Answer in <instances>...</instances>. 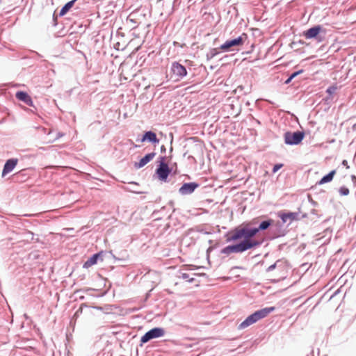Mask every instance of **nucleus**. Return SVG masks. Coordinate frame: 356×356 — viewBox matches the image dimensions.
<instances>
[{
    "label": "nucleus",
    "instance_id": "nucleus-1",
    "mask_svg": "<svg viewBox=\"0 0 356 356\" xmlns=\"http://www.w3.org/2000/svg\"><path fill=\"white\" fill-rule=\"evenodd\" d=\"M273 220H268L263 221L258 228L249 229L246 227H238L230 233L229 241H243L236 245L227 246L225 252H243L247 250L253 248L260 244V243L253 237L259 230H264L268 228L272 224Z\"/></svg>",
    "mask_w": 356,
    "mask_h": 356
},
{
    "label": "nucleus",
    "instance_id": "nucleus-2",
    "mask_svg": "<svg viewBox=\"0 0 356 356\" xmlns=\"http://www.w3.org/2000/svg\"><path fill=\"white\" fill-rule=\"evenodd\" d=\"M275 309L274 307H266L260 310L256 311L249 316H248L242 323H240L238 328L243 330L250 325L257 323L259 320L264 318L272 312Z\"/></svg>",
    "mask_w": 356,
    "mask_h": 356
},
{
    "label": "nucleus",
    "instance_id": "nucleus-3",
    "mask_svg": "<svg viewBox=\"0 0 356 356\" xmlns=\"http://www.w3.org/2000/svg\"><path fill=\"white\" fill-rule=\"evenodd\" d=\"M248 39L246 33H242L240 36L232 40H228L225 43L221 44L218 49L222 52H227L237 49L238 47H241Z\"/></svg>",
    "mask_w": 356,
    "mask_h": 356
},
{
    "label": "nucleus",
    "instance_id": "nucleus-4",
    "mask_svg": "<svg viewBox=\"0 0 356 356\" xmlns=\"http://www.w3.org/2000/svg\"><path fill=\"white\" fill-rule=\"evenodd\" d=\"M305 134L302 131L291 132L284 134V142L288 145H298L304 138Z\"/></svg>",
    "mask_w": 356,
    "mask_h": 356
},
{
    "label": "nucleus",
    "instance_id": "nucleus-5",
    "mask_svg": "<svg viewBox=\"0 0 356 356\" xmlns=\"http://www.w3.org/2000/svg\"><path fill=\"white\" fill-rule=\"evenodd\" d=\"M165 331L163 328L155 327L146 332L140 339L142 343H145L151 339L163 337Z\"/></svg>",
    "mask_w": 356,
    "mask_h": 356
},
{
    "label": "nucleus",
    "instance_id": "nucleus-6",
    "mask_svg": "<svg viewBox=\"0 0 356 356\" xmlns=\"http://www.w3.org/2000/svg\"><path fill=\"white\" fill-rule=\"evenodd\" d=\"M165 158L161 157V161L159 165V168L156 169V173L161 181H165L167 178L170 173V170L167 163H165L164 161Z\"/></svg>",
    "mask_w": 356,
    "mask_h": 356
},
{
    "label": "nucleus",
    "instance_id": "nucleus-7",
    "mask_svg": "<svg viewBox=\"0 0 356 356\" xmlns=\"http://www.w3.org/2000/svg\"><path fill=\"white\" fill-rule=\"evenodd\" d=\"M274 269L277 270V275L280 277V278H284L286 277L287 266L284 262L282 261H277L274 264L270 266L266 269V271L270 272Z\"/></svg>",
    "mask_w": 356,
    "mask_h": 356
},
{
    "label": "nucleus",
    "instance_id": "nucleus-8",
    "mask_svg": "<svg viewBox=\"0 0 356 356\" xmlns=\"http://www.w3.org/2000/svg\"><path fill=\"white\" fill-rule=\"evenodd\" d=\"M199 187V184L195 182H190L184 184L179 189V192L182 195L191 194Z\"/></svg>",
    "mask_w": 356,
    "mask_h": 356
},
{
    "label": "nucleus",
    "instance_id": "nucleus-9",
    "mask_svg": "<svg viewBox=\"0 0 356 356\" xmlns=\"http://www.w3.org/2000/svg\"><path fill=\"white\" fill-rule=\"evenodd\" d=\"M321 31V26H315L303 32L302 35L306 39H312L317 37Z\"/></svg>",
    "mask_w": 356,
    "mask_h": 356
},
{
    "label": "nucleus",
    "instance_id": "nucleus-10",
    "mask_svg": "<svg viewBox=\"0 0 356 356\" xmlns=\"http://www.w3.org/2000/svg\"><path fill=\"white\" fill-rule=\"evenodd\" d=\"M172 72L173 74L179 77H183L186 74V68L178 63H174L172 65Z\"/></svg>",
    "mask_w": 356,
    "mask_h": 356
},
{
    "label": "nucleus",
    "instance_id": "nucleus-11",
    "mask_svg": "<svg viewBox=\"0 0 356 356\" xmlns=\"http://www.w3.org/2000/svg\"><path fill=\"white\" fill-rule=\"evenodd\" d=\"M18 162V160L17 159H8L3 167V171H2V176L4 177L8 173L10 172L17 165Z\"/></svg>",
    "mask_w": 356,
    "mask_h": 356
},
{
    "label": "nucleus",
    "instance_id": "nucleus-12",
    "mask_svg": "<svg viewBox=\"0 0 356 356\" xmlns=\"http://www.w3.org/2000/svg\"><path fill=\"white\" fill-rule=\"evenodd\" d=\"M15 96L17 99L24 102L28 106H33L31 97L26 92L19 91L16 93Z\"/></svg>",
    "mask_w": 356,
    "mask_h": 356
},
{
    "label": "nucleus",
    "instance_id": "nucleus-13",
    "mask_svg": "<svg viewBox=\"0 0 356 356\" xmlns=\"http://www.w3.org/2000/svg\"><path fill=\"white\" fill-rule=\"evenodd\" d=\"M156 155L155 152H152L146 154L143 158H142L138 163H135V167L137 168H140L145 166L147 163H148L150 161H152Z\"/></svg>",
    "mask_w": 356,
    "mask_h": 356
},
{
    "label": "nucleus",
    "instance_id": "nucleus-14",
    "mask_svg": "<svg viewBox=\"0 0 356 356\" xmlns=\"http://www.w3.org/2000/svg\"><path fill=\"white\" fill-rule=\"evenodd\" d=\"M279 216L283 221V222H291L293 220H296L298 219V213H293V212H289V213H282L279 214Z\"/></svg>",
    "mask_w": 356,
    "mask_h": 356
},
{
    "label": "nucleus",
    "instance_id": "nucleus-15",
    "mask_svg": "<svg viewBox=\"0 0 356 356\" xmlns=\"http://www.w3.org/2000/svg\"><path fill=\"white\" fill-rule=\"evenodd\" d=\"M146 140L154 144H157L159 143V140L157 138L156 134L151 131L145 132L141 139L142 142H145Z\"/></svg>",
    "mask_w": 356,
    "mask_h": 356
},
{
    "label": "nucleus",
    "instance_id": "nucleus-16",
    "mask_svg": "<svg viewBox=\"0 0 356 356\" xmlns=\"http://www.w3.org/2000/svg\"><path fill=\"white\" fill-rule=\"evenodd\" d=\"M101 257V253H97L90 257L84 264L83 267L84 268H89L93 265L96 264L97 259Z\"/></svg>",
    "mask_w": 356,
    "mask_h": 356
},
{
    "label": "nucleus",
    "instance_id": "nucleus-17",
    "mask_svg": "<svg viewBox=\"0 0 356 356\" xmlns=\"http://www.w3.org/2000/svg\"><path fill=\"white\" fill-rule=\"evenodd\" d=\"M336 174V170H333L330 172H329L327 175L324 176L319 181L318 184L322 185L325 183L330 182L334 176Z\"/></svg>",
    "mask_w": 356,
    "mask_h": 356
},
{
    "label": "nucleus",
    "instance_id": "nucleus-18",
    "mask_svg": "<svg viewBox=\"0 0 356 356\" xmlns=\"http://www.w3.org/2000/svg\"><path fill=\"white\" fill-rule=\"evenodd\" d=\"M75 0H72L67 3L60 10V15L63 16L67 13V12L73 6Z\"/></svg>",
    "mask_w": 356,
    "mask_h": 356
},
{
    "label": "nucleus",
    "instance_id": "nucleus-19",
    "mask_svg": "<svg viewBox=\"0 0 356 356\" xmlns=\"http://www.w3.org/2000/svg\"><path fill=\"white\" fill-rule=\"evenodd\" d=\"M339 191L341 195H348L349 194V189L345 186L341 187Z\"/></svg>",
    "mask_w": 356,
    "mask_h": 356
},
{
    "label": "nucleus",
    "instance_id": "nucleus-20",
    "mask_svg": "<svg viewBox=\"0 0 356 356\" xmlns=\"http://www.w3.org/2000/svg\"><path fill=\"white\" fill-rule=\"evenodd\" d=\"M283 166L282 164H276L274 165L273 169V172L275 173L278 170H280Z\"/></svg>",
    "mask_w": 356,
    "mask_h": 356
},
{
    "label": "nucleus",
    "instance_id": "nucleus-21",
    "mask_svg": "<svg viewBox=\"0 0 356 356\" xmlns=\"http://www.w3.org/2000/svg\"><path fill=\"white\" fill-rule=\"evenodd\" d=\"M337 88L336 87H330L329 88H327V92L329 93V94H332L333 92H334V91L336 90Z\"/></svg>",
    "mask_w": 356,
    "mask_h": 356
},
{
    "label": "nucleus",
    "instance_id": "nucleus-22",
    "mask_svg": "<svg viewBox=\"0 0 356 356\" xmlns=\"http://www.w3.org/2000/svg\"><path fill=\"white\" fill-rule=\"evenodd\" d=\"M302 71V70H300V71H298V72H296L294 73H293L290 76H291V79H293L295 78L298 74H300Z\"/></svg>",
    "mask_w": 356,
    "mask_h": 356
},
{
    "label": "nucleus",
    "instance_id": "nucleus-23",
    "mask_svg": "<svg viewBox=\"0 0 356 356\" xmlns=\"http://www.w3.org/2000/svg\"><path fill=\"white\" fill-rule=\"evenodd\" d=\"M79 313H82V307H81L75 313L74 316H78Z\"/></svg>",
    "mask_w": 356,
    "mask_h": 356
},
{
    "label": "nucleus",
    "instance_id": "nucleus-24",
    "mask_svg": "<svg viewBox=\"0 0 356 356\" xmlns=\"http://www.w3.org/2000/svg\"><path fill=\"white\" fill-rule=\"evenodd\" d=\"M181 277H182L183 279H186H186H188V275L187 273H182V275H181Z\"/></svg>",
    "mask_w": 356,
    "mask_h": 356
},
{
    "label": "nucleus",
    "instance_id": "nucleus-25",
    "mask_svg": "<svg viewBox=\"0 0 356 356\" xmlns=\"http://www.w3.org/2000/svg\"><path fill=\"white\" fill-rule=\"evenodd\" d=\"M293 79H291V76L289 77V79L285 81L286 84L289 83Z\"/></svg>",
    "mask_w": 356,
    "mask_h": 356
},
{
    "label": "nucleus",
    "instance_id": "nucleus-26",
    "mask_svg": "<svg viewBox=\"0 0 356 356\" xmlns=\"http://www.w3.org/2000/svg\"><path fill=\"white\" fill-rule=\"evenodd\" d=\"M346 163H347V161H346V160H344V161H343V165H346Z\"/></svg>",
    "mask_w": 356,
    "mask_h": 356
}]
</instances>
